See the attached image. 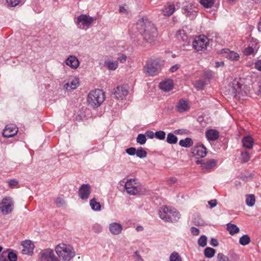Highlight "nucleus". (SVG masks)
Wrapping results in <instances>:
<instances>
[{
	"mask_svg": "<svg viewBox=\"0 0 261 261\" xmlns=\"http://www.w3.org/2000/svg\"><path fill=\"white\" fill-rule=\"evenodd\" d=\"M136 29L147 42L151 43L156 40L157 30L154 25L149 21L139 19L136 23Z\"/></svg>",
	"mask_w": 261,
	"mask_h": 261,
	"instance_id": "f257e3e1",
	"label": "nucleus"
},
{
	"mask_svg": "<svg viewBox=\"0 0 261 261\" xmlns=\"http://www.w3.org/2000/svg\"><path fill=\"white\" fill-rule=\"evenodd\" d=\"M106 96L104 92L100 89L92 90L88 95L87 102L93 108L99 107L104 101Z\"/></svg>",
	"mask_w": 261,
	"mask_h": 261,
	"instance_id": "f03ea898",
	"label": "nucleus"
},
{
	"mask_svg": "<svg viewBox=\"0 0 261 261\" xmlns=\"http://www.w3.org/2000/svg\"><path fill=\"white\" fill-rule=\"evenodd\" d=\"M159 215L162 220L167 222L177 221L180 218L179 213L174 208L164 206L159 210Z\"/></svg>",
	"mask_w": 261,
	"mask_h": 261,
	"instance_id": "7ed1b4c3",
	"label": "nucleus"
},
{
	"mask_svg": "<svg viewBox=\"0 0 261 261\" xmlns=\"http://www.w3.org/2000/svg\"><path fill=\"white\" fill-rule=\"evenodd\" d=\"M55 251L58 256L63 260H70L75 256V252L72 247L64 243L58 245Z\"/></svg>",
	"mask_w": 261,
	"mask_h": 261,
	"instance_id": "20e7f679",
	"label": "nucleus"
},
{
	"mask_svg": "<svg viewBox=\"0 0 261 261\" xmlns=\"http://www.w3.org/2000/svg\"><path fill=\"white\" fill-rule=\"evenodd\" d=\"M162 67L161 60L155 59L148 60L144 66L145 72L149 76L156 75Z\"/></svg>",
	"mask_w": 261,
	"mask_h": 261,
	"instance_id": "39448f33",
	"label": "nucleus"
},
{
	"mask_svg": "<svg viewBox=\"0 0 261 261\" xmlns=\"http://www.w3.org/2000/svg\"><path fill=\"white\" fill-rule=\"evenodd\" d=\"M125 189L130 195L143 194L144 191L141 184L136 179H129L125 184Z\"/></svg>",
	"mask_w": 261,
	"mask_h": 261,
	"instance_id": "423d86ee",
	"label": "nucleus"
},
{
	"mask_svg": "<svg viewBox=\"0 0 261 261\" xmlns=\"http://www.w3.org/2000/svg\"><path fill=\"white\" fill-rule=\"evenodd\" d=\"M242 86L237 80H233L228 86L230 94L236 99H240L247 94L246 91L242 89Z\"/></svg>",
	"mask_w": 261,
	"mask_h": 261,
	"instance_id": "0eeeda50",
	"label": "nucleus"
},
{
	"mask_svg": "<svg viewBox=\"0 0 261 261\" xmlns=\"http://www.w3.org/2000/svg\"><path fill=\"white\" fill-rule=\"evenodd\" d=\"M14 202L10 197L4 198L0 202V211L5 215L11 214L14 209Z\"/></svg>",
	"mask_w": 261,
	"mask_h": 261,
	"instance_id": "6e6552de",
	"label": "nucleus"
},
{
	"mask_svg": "<svg viewBox=\"0 0 261 261\" xmlns=\"http://www.w3.org/2000/svg\"><path fill=\"white\" fill-rule=\"evenodd\" d=\"M208 43V38L204 35H200L195 38L192 46L196 51H199L206 49Z\"/></svg>",
	"mask_w": 261,
	"mask_h": 261,
	"instance_id": "1a4fd4ad",
	"label": "nucleus"
},
{
	"mask_svg": "<svg viewBox=\"0 0 261 261\" xmlns=\"http://www.w3.org/2000/svg\"><path fill=\"white\" fill-rule=\"evenodd\" d=\"M259 48L258 40L256 39L252 38L249 45L245 48L244 50V54L246 56H250L255 55Z\"/></svg>",
	"mask_w": 261,
	"mask_h": 261,
	"instance_id": "9d476101",
	"label": "nucleus"
},
{
	"mask_svg": "<svg viewBox=\"0 0 261 261\" xmlns=\"http://www.w3.org/2000/svg\"><path fill=\"white\" fill-rule=\"evenodd\" d=\"M94 19L86 15H81L77 18L76 23L79 28L84 29L85 27H89L93 22Z\"/></svg>",
	"mask_w": 261,
	"mask_h": 261,
	"instance_id": "9b49d317",
	"label": "nucleus"
},
{
	"mask_svg": "<svg viewBox=\"0 0 261 261\" xmlns=\"http://www.w3.org/2000/svg\"><path fill=\"white\" fill-rule=\"evenodd\" d=\"M128 94V90L123 86H118L113 89L112 94L114 97L119 100H122Z\"/></svg>",
	"mask_w": 261,
	"mask_h": 261,
	"instance_id": "f8f14e48",
	"label": "nucleus"
},
{
	"mask_svg": "<svg viewBox=\"0 0 261 261\" xmlns=\"http://www.w3.org/2000/svg\"><path fill=\"white\" fill-rule=\"evenodd\" d=\"M42 261H57V258L55 255L53 250L49 248L42 250L40 253Z\"/></svg>",
	"mask_w": 261,
	"mask_h": 261,
	"instance_id": "ddd939ff",
	"label": "nucleus"
},
{
	"mask_svg": "<svg viewBox=\"0 0 261 261\" xmlns=\"http://www.w3.org/2000/svg\"><path fill=\"white\" fill-rule=\"evenodd\" d=\"M91 192V186L88 184H83L79 190V195L83 200H87Z\"/></svg>",
	"mask_w": 261,
	"mask_h": 261,
	"instance_id": "4468645a",
	"label": "nucleus"
},
{
	"mask_svg": "<svg viewBox=\"0 0 261 261\" xmlns=\"http://www.w3.org/2000/svg\"><path fill=\"white\" fill-rule=\"evenodd\" d=\"M21 245L23 247L21 252L23 254L32 255L33 253L34 245L30 240L22 241Z\"/></svg>",
	"mask_w": 261,
	"mask_h": 261,
	"instance_id": "2eb2a0df",
	"label": "nucleus"
},
{
	"mask_svg": "<svg viewBox=\"0 0 261 261\" xmlns=\"http://www.w3.org/2000/svg\"><path fill=\"white\" fill-rule=\"evenodd\" d=\"M18 128L15 125H8L6 126L3 132V136L4 137L10 138L17 134Z\"/></svg>",
	"mask_w": 261,
	"mask_h": 261,
	"instance_id": "dca6fc26",
	"label": "nucleus"
},
{
	"mask_svg": "<svg viewBox=\"0 0 261 261\" xmlns=\"http://www.w3.org/2000/svg\"><path fill=\"white\" fill-rule=\"evenodd\" d=\"M122 226L118 223L113 222L109 225V230L114 235L120 234L122 230Z\"/></svg>",
	"mask_w": 261,
	"mask_h": 261,
	"instance_id": "f3484780",
	"label": "nucleus"
},
{
	"mask_svg": "<svg viewBox=\"0 0 261 261\" xmlns=\"http://www.w3.org/2000/svg\"><path fill=\"white\" fill-rule=\"evenodd\" d=\"M66 64L71 68L76 69L79 66V61L74 56H70L65 61Z\"/></svg>",
	"mask_w": 261,
	"mask_h": 261,
	"instance_id": "a211bd4d",
	"label": "nucleus"
},
{
	"mask_svg": "<svg viewBox=\"0 0 261 261\" xmlns=\"http://www.w3.org/2000/svg\"><path fill=\"white\" fill-rule=\"evenodd\" d=\"M173 87V83L171 80L168 79L164 81H162L160 84V88L165 91H169Z\"/></svg>",
	"mask_w": 261,
	"mask_h": 261,
	"instance_id": "6ab92c4d",
	"label": "nucleus"
},
{
	"mask_svg": "<svg viewBox=\"0 0 261 261\" xmlns=\"http://www.w3.org/2000/svg\"><path fill=\"white\" fill-rule=\"evenodd\" d=\"M79 85V80L76 78L69 80L68 82L65 85L67 91H71L77 88Z\"/></svg>",
	"mask_w": 261,
	"mask_h": 261,
	"instance_id": "aec40b11",
	"label": "nucleus"
},
{
	"mask_svg": "<svg viewBox=\"0 0 261 261\" xmlns=\"http://www.w3.org/2000/svg\"><path fill=\"white\" fill-rule=\"evenodd\" d=\"M207 139L210 141H215L219 137V132L215 129H210L206 132Z\"/></svg>",
	"mask_w": 261,
	"mask_h": 261,
	"instance_id": "412c9836",
	"label": "nucleus"
},
{
	"mask_svg": "<svg viewBox=\"0 0 261 261\" xmlns=\"http://www.w3.org/2000/svg\"><path fill=\"white\" fill-rule=\"evenodd\" d=\"M194 151L196 155L200 158L204 157L207 153V149L203 145L197 146Z\"/></svg>",
	"mask_w": 261,
	"mask_h": 261,
	"instance_id": "4be33fe9",
	"label": "nucleus"
},
{
	"mask_svg": "<svg viewBox=\"0 0 261 261\" xmlns=\"http://www.w3.org/2000/svg\"><path fill=\"white\" fill-rule=\"evenodd\" d=\"M177 109L178 112H183L189 110L190 107L188 102L186 100L181 99L178 102Z\"/></svg>",
	"mask_w": 261,
	"mask_h": 261,
	"instance_id": "5701e85b",
	"label": "nucleus"
},
{
	"mask_svg": "<svg viewBox=\"0 0 261 261\" xmlns=\"http://www.w3.org/2000/svg\"><path fill=\"white\" fill-rule=\"evenodd\" d=\"M242 143L244 147L251 149L254 145V140L251 137L248 136L243 138Z\"/></svg>",
	"mask_w": 261,
	"mask_h": 261,
	"instance_id": "b1692460",
	"label": "nucleus"
},
{
	"mask_svg": "<svg viewBox=\"0 0 261 261\" xmlns=\"http://www.w3.org/2000/svg\"><path fill=\"white\" fill-rule=\"evenodd\" d=\"M216 163L217 161L215 159H210L206 161H204L202 165V170L205 171L209 170L215 167Z\"/></svg>",
	"mask_w": 261,
	"mask_h": 261,
	"instance_id": "393cba45",
	"label": "nucleus"
},
{
	"mask_svg": "<svg viewBox=\"0 0 261 261\" xmlns=\"http://www.w3.org/2000/svg\"><path fill=\"white\" fill-rule=\"evenodd\" d=\"M162 13L164 16H169L175 11V6L173 4H169L162 9Z\"/></svg>",
	"mask_w": 261,
	"mask_h": 261,
	"instance_id": "a878e982",
	"label": "nucleus"
},
{
	"mask_svg": "<svg viewBox=\"0 0 261 261\" xmlns=\"http://www.w3.org/2000/svg\"><path fill=\"white\" fill-rule=\"evenodd\" d=\"M104 66L106 67L109 70H114L118 66V62L116 61L108 60L105 61Z\"/></svg>",
	"mask_w": 261,
	"mask_h": 261,
	"instance_id": "bb28decb",
	"label": "nucleus"
},
{
	"mask_svg": "<svg viewBox=\"0 0 261 261\" xmlns=\"http://www.w3.org/2000/svg\"><path fill=\"white\" fill-rule=\"evenodd\" d=\"M193 144V141L191 138L187 137L185 139L180 140L179 142V145L181 147L189 148Z\"/></svg>",
	"mask_w": 261,
	"mask_h": 261,
	"instance_id": "cd10ccee",
	"label": "nucleus"
},
{
	"mask_svg": "<svg viewBox=\"0 0 261 261\" xmlns=\"http://www.w3.org/2000/svg\"><path fill=\"white\" fill-rule=\"evenodd\" d=\"M227 230L231 235H234L240 231L239 228L236 225L231 223L227 224Z\"/></svg>",
	"mask_w": 261,
	"mask_h": 261,
	"instance_id": "c85d7f7f",
	"label": "nucleus"
},
{
	"mask_svg": "<svg viewBox=\"0 0 261 261\" xmlns=\"http://www.w3.org/2000/svg\"><path fill=\"white\" fill-rule=\"evenodd\" d=\"M90 205L92 210L99 211L101 210V205L99 202H97L95 198L90 201Z\"/></svg>",
	"mask_w": 261,
	"mask_h": 261,
	"instance_id": "c756f323",
	"label": "nucleus"
},
{
	"mask_svg": "<svg viewBox=\"0 0 261 261\" xmlns=\"http://www.w3.org/2000/svg\"><path fill=\"white\" fill-rule=\"evenodd\" d=\"M228 52L225 51V53H227L226 55V58L227 59L232 60V61H238L240 58L239 54L234 51H229L228 49H227Z\"/></svg>",
	"mask_w": 261,
	"mask_h": 261,
	"instance_id": "7c9ffc66",
	"label": "nucleus"
},
{
	"mask_svg": "<svg viewBox=\"0 0 261 261\" xmlns=\"http://www.w3.org/2000/svg\"><path fill=\"white\" fill-rule=\"evenodd\" d=\"M177 137L172 133H169L167 135L166 141L167 143L170 144H176L177 142Z\"/></svg>",
	"mask_w": 261,
	"mask_h": 261,
	"instance_id": "2f4dec72",
	"label": "nucleus"
},
{
	"mask_svg": "<svg viewBox=\"0 0 261 261\" xmlns=\"http://www.w3.org/2000/svg\"><path fill=\"white\" fill-rule=\"evenodd\" d=\"M207 84L204 80H197L194 84V86L198 90H202L205 86Z\"/></svg>",
	"mask_w": 261,
	"mask_h": 261,
	"instance_id": "473e14b6",
	"label": "nucleus"
},
{
	"mask_svg": "<svg viewBox=\"0 0 261 261\" xmlns=\"http://www.w3.org/2000/svg\"><path fill=\"white\" fill-rule=\"evenodd\" d=\"M255 202V198L253 194H249L247 195L246 199V203L249 206H252L254 205Z\"/></svg>",
	"mask_w": 261,
	"mask_h": 261,
	"instance_id": "72a5a7b5",
	"label": "nucleus"
},
{
	"mask_svg": "<svg viewBox=\"0 0 261 261\" xmlns=\"http://www.w3.org/2000/svg\"><path fill=\"white\" fill-rule=\"evenodd\" d=\"M215 252V250L211 247H206L204 251V255L207 258H212L213 257Z\"/></svg>",
	"mask_w": 261,
	"mask_h": 261,
	"instance_id": "f704fd0d",
	"label": "nucleus"
},
{
	"mask_svg": "<svg viewBox=\"0 0 261 261\" xmlns=\"http://www.w3.org/2000/svg\"><path fill=\"white\" fill-rule=\"evenodd\" d=\"M250 242V239L248 235L244 234L240 238L239 243L243 246H246Z\"/></svg>",
	"mask_w": 261,
	"mask_h": 261,
	"instance_id": "c9c22d12",
	"label": "nucleus"
},
{
	"mask_svg": "<svg viewBox=\"0 0 261 261\" xmlns=\"http://www.w3.org/2000/svg\"><path fill=\"white\" fill-rule=\"evenodd\" d=\"M240 159L242 163L248 162L250 159L249 153L247 151L242 152Z\"/></svg>",
	"mask_w": 261,
	"mask_h": 261,
	"instance_id": "e433bc0d",
	"label": "nucleus"
},
{
	"mask_svg": "<svg viewBox=\"0 0 261 261\" xmlns=\"http://www.w3.org/2000/svg\"><path fill=\"white\" fill-rule=\"evenodd\" d=\"M215 0H200L201 5L206 8H211L214 4Z\"/></svg>",
	"mask_w": 261,
	"mask_h": 261,
	"instance_id": "4c0bfd02",
	"label": "nucleus"
},
{
	"mask_svg": "<svg viewBox=\"0 0 261 261\" xmlns=\"http://www.w3.org/2000/svg\"><path fill=\"white\" fill-rule=\"evenodd\" d=\"M136 154L140 158H144L147 156V152L143 148L140 147L136 149Z\"/></svg>",
	"mask_w": 261,
	"mask_h": 261,
	"instance_id": "58836bf2",
	"label": "nucleus"
},
{
	"mask_svg": "<svg viewBox=\"0 0 261 261\" xmlns=\"http://www.w3.org/2000/svg\"><path fill=\"white\" fill-rule=\"evenodd\" d=\"M176 36L178 39H181L183 41H187L188 37L184 30H178L176 33Z\"/></svg>",
	"mask_w": 261,
	"mask_h": 261,
	"instance_id": "ea45409f",
	"label": "nucleus"
},
{
	"mask_svg": "<svg viewBox=\"0 0 261 261\" xmlns=\"http://www.w3.org/2000/svg\"><path fill=\"white\" fill-rule=\"evenodd\" d=\"M136 141L138 143L143 145L146 143V138L145 135L142 134H140L138 135Z\"/></svg>",
	"mask_w": 261,
	"mask_h": 261,
	"instance_id": "a19ab883",
	"label": "nucleus"
},
{
	"mask_svg": "<svg viewBox=\"0 0 261 261\" xmlns=\"http://www.w3.org/2000/svg\"><path fill=\"white\" fill-rule=\"evenodd\" d=\"M170 261H182V259L177 252H173L170 255Z\"/></svg>",
	"mask_w": 261,
	"mask_h": 261,
	"instance_id": "79ce46f5",
	"label": "nucleus"
},
{
	"mask_svg": "<svg viewBox=\"0 0 261 261\" xmlns=\"http://www.w3.org/2000/svg\"><path fill=\"white\" fill-rule=\"evenodd\" d=\"M198 244L199 246L205 247L207 244V238L206 236L204 235L201 236L198 239Z\"/></svg>",
	"mask_w": 261,
	"mask_h": 261,
	"instance_id": "37998d69",
	"label": "nucleus"
},
{
	"mask_svg": "<svg viewBox=\"0 0 261 261\" xmlns=\"http://www.w3.org/2000/svg\"><path fill=\"white\" fill-rule=\"evenodd\" d=\"M55 203L58 207L63 206L65 205V202L63 198L61 197H57L54 199Z\"/></svg>",
	"mask_w": 261,
	"mask_h": 261,
	"instance_id": "c03bdc74",
	"label": "nucleus"
},
{
	"mask_svg": "<svg viewBox=\"0 0 261 261\" xmlns=\"http://www.w3.org/2000/svg\"><path fill=\"white\" fill-rule=\"evenodd\" d=\"M204 81L206 82L210 81L213 77V72L211 70L205 71L203 73V75Z\"/></svg>",
	"mask_w": 261,
	"mask_h": 261,
	"instance_id": "a18cd8bd",
	"label": "nucleus"
},
{
	"mask_svg": "<svg viewBox=\"0 0 261 261\" xmlns=\"http://www.w3.org/2000/svg\"><path fill=\"white\" fill-rule=\"evenodd\" d=\"M7 259L9 261H17V255L13 252H7Z\"/></svg>",
	"mask_w": 261,
	"mask_h": 261,
	"instance_id": "49530a36",
	"label": "nucleus"
},
{
	"mask_svg": "<svg viewBox=\"0 0 261 261\" xmlns=\"http://www.w3.org/2000/svg\"><path fill=\"white\" fill-rule=\"evenodd\" d=\"M166 133L163 130L157 131L155 133V137L159 140H164L165 138Z\"/></svg>",
	"mask_w": 261,
	"mask_h": 261,
	"instance_id": "de8ad7c7",
	"label": "nucleus"
},
{
	"mask_svg": "<svg viewBox=\"0 0 261 261\" xmlns=\"http://www.w3.org/2000/svg\"><path fill=\"white\" fill-rule=\"evenodd\" d=\"M229 258L222 253H219L217 256V261H228Z\"/></svg>",
	"mask_w": 261,
	"mask_h": 261,
	"instance_id": "09e8293b",
	"label": "nucleus"
},
{
	"mask_svg": "<svg viewBox=\"0 0 261 261\" xmlns=\"http://www.w3.org/2000/svg\"><path fill=\"white\" fill-rule=\"evenodd\" d=\"M21 0H6L8 5L10 7H15L20 3Z\"/></svg>",
	"mask_w": 261,
	"mask_h": 261,
	"instance_id": "8fccbe9b",
	"label": "nucleus"
},
{
	"mask_svg": "<svg viewBox=\"0 0 261 261\" xmlns=\"http://www.w3.org/2000/svg\"><path fill=\"white\" fill-rule=\"evenodd\" d=\"M126 152L130 155H134L136 154V149L134 147H129L125 150Z\"/></svg>",
	"mask_w": 261,
	"mask_h": 261,
	"instance_id": "3c124183",
	"label": "nucleus"
},
{
	"mask_svg": "<svg viewBox=\"0 0 261 261\" xmlns=\"http://www.w3.org/2000/svg\"><path fill=\"white\" fill-rule=\"evenodd\" d=\"M8 183L9 187L11 188H14L18 184V181L15 179H12L10 180Z\"/></svg>",
	"mask_w": 261,
	"mask_h": 261,
	"instance_id": "603ef678",
	"label": "nucleus"
},
{
	"mask_svg": "<svg viewBox=\"0 0 261 261\" xmlns=\"http://www.w3.org/2000/svg\"><path fill=\"white\" fill-rule=\"evenodd\" d=\"M7 255V251H3L0 255V261H8Z\"/></svg>",
	"mask_w": 261,
	"mask_h": 261,
	"instance_id": "864d4df0",
	"label": "nucleus"
},
{
	"mask_svg": "<svg viewBox=\"0 0 261 261\" xmlns=\"http://www.w3.org/2000/svg\"><path fill=\"white\" fill-rule=\"evenodd\" d=\"M191 232L194 236H198L199 234L200 231L199 229L195 227H192L191 228Z\"/></svg>",
	"mask_w": 261,
	"mask_h": 261,
	"instance_id": "5fc2aeb1",
	"label": "nucleus"
},
{
	"mask_svg": "<svg viewBox=\"0 0 261 261\" xmlns=\"http://www.w3.org/2000/svg\"><path fill=\"white\" fill-rule=\"evenodd\" d=\"M145 135L146 137H147L148 138L153 139L155 137V133L151 130H147L145 132Z\"/></svg>",
	"mask_w": 261,
	"mask_h": 261,
	"instance_id": "6e6d98bb",
	"label": "nucleus"
},
{
	"mask_svg": "<svg viewBox=\"0 0 261 261\" xmlns=\"http://www.w3.org/2000/svg\"><path fill=\"white\" fill-rule=\"evenodd\" d=\"M176 181L177 179L176 177H172L168 179L167 181L168 184H169V185H171L172 184H175L176 182Z\"/></svg>",
	"mask_w": 261,
	"mask_h": 261,
	"instance_id": "4d7b16f0",
	"label": "nucleus"
},
{
	"mask_svg": "<svg viewBox=\"0 0 261 261\" xmlns=\"http://www.w3.org/2000/svg\"><path fill=\"white\" fill-rule=\"evenodd\" d=\"M208 204L210 205L211 208L216 206L217 204V201L216 199H213L208 201Z\"/></svg>",
	"mask_w": 261,
	"mask_h": 261,
	"instance_id": "13d9d810",
	"label": "nucleus"
},
{
	"mask_svg": "<svg viewBox=\"0 0 261 261\" xmlns=\"http://www.w3.org/2000/svg\"><path fill=\"white\" fill-rule=\"evenodd\" d=\"M210 244L214 247H217L218 246L219 243L217 239L212 238L210 241Z\"/></svg>",
	"mask_w": 261,
	"mask_h": 261,
	"instance_id": "bf43d9fd",
	"label": "nucleus"
},
{
	"mask_svg": "<svg viewBox=\"0 0 261 261\" xmlns=\"http://www.w3.org/2000/svg\"><path fill=\"white\" fill-rule=\"evenodd\" d=\"M180 67V65L179 64H175L173 66H172L169 69V71L171 72H174L176 71L178 69H179Z\"/></svg>",
	"mask_w": 261,
	"mask_h": 261,
	"instance_id": "052dcab7",
	"label": "nucleus"
},
{
	"mask_svg": "<svg viewBox=\"0 0 261 261\" xmlns=\"http://www.w3.org/2000/svg\"><path fill=\"white\" fill-rule=\"evenodd\" d=\"M134 256L135 258H136L137 259H138V260H140V261H143V258L141 257V256H140V255L139 254V251H136L134 253Z\"/></svg>",
	"mask_w": 261,
	"mask_h": 261,
	"instance_id": "680f3d73",
	"label": "nucleus"
},
{
	"mask_svg": "<svg viewBox=\"0 0 261 261\" xmlns=\"http://www.w3.org/2000/svg\"><path fill=\"white\" fill-rule=\"evenodd\" d=\"M255 67L261 71V60H258L255 64Z\"/></svg>",
	"mask_w": 261,
	"mask_h": 261,
	"instance_id": "e2e57ef3",
	"label": "nucleus"
},
{
	"mask_svg": "<svg viewBox=\"0 0 261 261\" xmlns=\"http://www.w3.org/2000/svg\"><path fill=\"white\" fill-rule=\"evenodd\" d=\"M119 11L120 13L126 14H127L128 13L127 9H126L123 6H120Z\"/></svg>",
	"mask_w": 261,
	"mask_h": 261,
	"instance_id": "0e129e2a",
	"label": "nucleus"
},
{
	"mask_svg": "<svg viewBox=\"0 0 261 261\" xmlns=\"http://www.w3.org/2000/svg\"><path fill=\"white\" fill-rule=\"evenodd\" d=\"M93 229L95 232H100L102 230V228L98 225L94 226Z\"/></svg>",
	"mask_w": 261,
	"mask_h": 261,
	"instance_id": "69168bd1",
	"label": "nucleus"
},
{
	"mask_svg": "<svg viewBox=\"0 0 261 261\" xmlns=\"http://www.w3.org/2000/svg\"><path fill=\"white\" fill-rule=\"evenodd\" d=\"M126 56L125 55H122L120 58H118L119 60L120 61V62L123 63L126 60Z\"/></svg>",
	"mask_w": 261,
	"mask_h": 261,
	"instance_id": "338daca9",
	"label": "nucleus"
},
{
	"mask_svg": "<svg viewBox=\"0 0 261 261\" xmlns=\"http://www.w3.org/2000/svg\"><path fill=\"white\" fill-rule=\"evenodd\" d=\"M224 65V63L223 62H216L215 67L217 68L220 67H223Z\"/></svg>",
	"mask_w": 261,
	"mask_h": 261,
	"instance_id": "774afa93",
	"label": "nucleus"
}]
</instances>
